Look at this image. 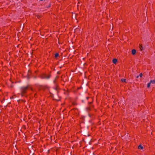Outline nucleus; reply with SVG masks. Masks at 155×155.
Listing matches in <instances>:
<instances>
[{
	"mask_svg": "<svg viewBox=\"0 0 155 155\" xmlns=\"http://www.w3.org/2000/svg\"><path fill=\"white\" fill-rule=\"evenodd\" d=\"M29 89H31L32 91V88L30 85H27L26 86H23L21 88V96H25L27 91Z\"/></svg>",
	"mask_w": 155,
	"mask_h": 155,
	"instance_id": "nucleus-1",
	"label": "nucleus"
},
{
	"mask_svg": "<svg viewBox=\"0 0 155 155\" xmlns=\"http://www.w3.org/2000/svg\"><path fill=\"white\" fill-rule=\"evenodd\" d=\"M40 77L42 79H48V76L45 73L42 74Z\"/></svg>",
	"mask_w": 155,
	"mask_h": 155,
	"instance_id": "nucleus-2",
	"label": "nucleus"
},
{
	"mask_svg": "<svg viewBox=\"0 0 155 155\" xmlns=\"http://www.w3.org/2000/svg\"><path fill=\"white\" fill-rule=\"evenodd\" d=\"M136 53V50L135 49H133L132 50V54L133 55H134Z\"/></svg>",
	"mask_w": 155,
	"mask_h": 155,
	"instance_id": "nucleus-3",
	"label": "nucleus"
},
{
	"mask_svg": "<svg viewBox=\"0 0 155 155\" xmlns=\"http://www.w3.org/2000/svg\"><path fill=\"white\" fill-rule=\"evenodd\" d=\"M117 62V60L116 59H114L113 60V62L114 64H116Z\"/></svg>",
	"mask_w": 155,
	"mask_h": 155,
	"instance_id": "nucleus-4",
	"label": "nucleus"
},
{
	"mask_svg": "<svg viewBox=\"0 0 155 155\" xmlns=\"http://www.w3.org/2000/svg\"><path fill=\"white\" fill-rule=\"evenodd\" d=\"M138 148L139 149H143V147L141 145H140L138 146Z\"/></svg>",
	"mask_w": 155,
	"mask_h": 155,
	"instance_id": "nucleus-5",
	"label": "nucleus"
},
{
	"mask_svg": "<svg viewBox=\"0 0 155 155\" xmlns=\"http://www.w3.org/2000/svg\"><path fill=\"white\" fill-rule=\"evenodd\" d=\"M139 48L141 51H142L143 50V48L141 45H140Z\"/></svg>",
	"mask_w": 155,
	"mask_h": 155,
	"instance_id": "nucleus-6",
	"label": "nucleus"
},
{
	"mask_svg": "<svg viewBox=\"0 0 155 155\" xmlns=\"http://www.w3.org/2000/svg\"><path fill=\"white\" fill-rule=\"evenodd\" d=\"M151 83L155 84V80H151L150 81Z\"/></svg>",
	"mask_w": 155,
	"mask_h": 155,
	"instance_id": "nucleus-7",
	"label": "nucleus"
},
{
	"mask_svg": "<svg viewBox=\"0 0 155 155\" xmlns=\"http://www.w3.org/2000/svg\"><path fill=\"white\" fill-rule=\"evenodd\" d=\"M121 80L122 82H126V79H122Z\"/></svg>",
	"mask_w": 155,
	"mask_h": 155,
	"instance_id": "nucleus-8",
	"label": "nucleus"
},
{
	"mask_svg": "<svg viewBox=\"0 0 155 155\" xmlns=\"http://www.w3.org/2000/svg\"><path fill=\"white\" fill-rule=\"evenodd\" d=\"M59 55V54L58 53H56L55 54V58H57L58 57Z\"/></svg>",
	"mask_w": 155,
	"mask_h": 155,
	"instance_id": "nucleus-9",
	"label": "nucleus"
},
{
	"mask_svg": "<svg viewBox=\"0 0 155 155\" xmlns=\"http://www.w3.org/2000/svg\"><path fill=\"white\" fill-rule=\"evenodd\" d=\"M150 84H151V83L150 82V83H149L147 85V87L148 88L150 86Z\"/></svg>",
	"mask_w": 155,
	"mask_h": 155,
	"instance_id": "nucleus-10",
	"label": "nucleus"
},
{
	"mask_svg": "<svg viewBox=\"0 0 155 155\" xmlns=\"http://www.w3.org/2000/svg\"><path fill=\"white\" fill-rule=\"evenodd\" d=\"M90 107H89L87 108V110L88 111V110H91Z\"/></svg>",
	"mask_w": 155,
	"mask_h": 155,
	"instance_id": "nucleus-11",
	"label": "nucleus"
},
{
	"mask_svg": "<svg viewBox=\"0 0 155 155\" xmlns=\"http://www.w3.org/2000/svg\"><path fill=\"white\" fill-rule=\"evenodd\" d=\"M139 77H142V73H140V75H139Z\"/></svg>",
	"mask_w": 155,
	"mask_h": 155,
	"instance_id": "nucleus-12",
	"label": "nucleus"
},
{
	"mask_svg": "<svg viewBox=\"0 0 155 155\" xmlns=\"http://www.w3.org/2000/svg\"><path fill=\"white\" fill-rule=\"evenodd\" d=\"M13 98H14V96L11 97H10V99H13Z\"/></svg>",
	"mask_w": 155,
	"mask_h": 155,
	"instance_id": "nucleus-13",
	"label": "nucleus"
},
{
	"mask_svg": "<svg viewBox=\"0 0 155 155\" xmlns=\"http://www.w3.org/2000/svg\"><path fill=\"white\" fill-rule=\"evenodd\" d=\"M86 99H87V100H88V98H89V97H86Z\"/></svg>",
	"mask_w": 155,
	"mask_h": 155,
	"instance_id": "nucleus-14",
	"label": "nucleus"
},
{
	"mask_svg": "<svg viewBox=\"0 0 155 155\" xmlns=\"http://www.w3.org/2000/svg\"><path fill=\"white\" fill-rule=\"evenodd\" d=\"M139 76H137L136 78H139Z\"/></svg>",
	"mask_w": 155,
	"mask_h": 155,
	"instance_id": "nucleus-15",
	"label": "nucleus"
},
{
	"mask_svg": "<svg viewBox=\"0 0 155 155\" xmlns=\"http://www.w3.org/2000/svg\"><path fill=\"white\" fill-rule=\"evenodd\" d=\"M91 102H89L88 103L89 104H91Z\"/></svg>",
	"mask_w": 155,
	"mask_h": 155,
	"instance_id": "nucleus-16",
	"label": "nucleus"
},
{
	"mask_svg": "<svg viewBox=\"0 0 155 155\" xmlns=\"http://www.w3.org/2000/svg\"><path fill=\"white\" fill-rule=\"evenodd\" d=\"M36 94H35V97H36Z\"/></svg>",
	"mask_w": 155,
	"mask_h": 155,
	"instance_id": "nucleus-17",
	"label": "nucleus"
},
{
	"mask_svg": "<svg viewBox=\"0 0 155 155\" xmlns=\"http://www.w3.org/2000/svg\"><path fill=\"white\" fill-rule=\"evenodd\" d=\"M52 95H53V94H51V95H50V96H52Z\"/></svg>",
	"mask_w": 155,
	"mask_h": 155,
	"instance_id": "nucleus-18",
	"label": "nucleus"
},
{
	"mask_svg": "<svg viewBox=\"0 0 155 155\" xmlns=\"http://www.w3.org/2000/svg\"><path fill=\"white\" fill-rule=\"evenodd\" d=\"M47 154H48V151Z\"/></svg>",
	"mask_w": 155,
	"mask_h": 155,
	"instance_id": "nucleus-19",
	"label": "nucleus"
}]
</instances>
